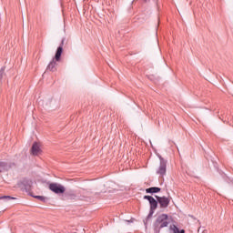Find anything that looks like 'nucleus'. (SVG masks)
Segmentation results:
<instances>
[{"instance_id":"nucleus-1","label":"nucleus","mask_w":233,"mask_h":233,"mask_svg":"<svg viewBox=\"0 0 233 233\" xmlns=\"http://www.w3.org/2000/svg\"><path fill=\"white\" fill-rule=\"evenodd\" d=\"M144 199H147L149 202L150 209L149 214L147 215V218H150L152 216H154V212H156V209L157 208L158 201L156 200L154 197L148 195L144 196Z\"/></svg>"},{"instance_id":"nucleus-2","label":"nucleus","mask_w":233,"mask_h":233,"mask_svg":"<svg viewBox=\"0 0 233 233\" xmlns=\"http://www.w3.org/2000/svg\"><path fill=\"white\" fill-rule=\"evenodd\" d=\"M157 157L159 158L160 164L157 170V174L163 177L167 174V160L161 157V155L157 154Z\"/></svg>"},{"instance_id":"nucleus-3","label":"nucleus","mask_w":233,"mask_h":233,"mask_svg":"<svg viewBox=\"0 0 233 233\" xmlns=\"http://www.w3.org/2000/svg\"><path fill=\"white\" fill-rule=\"evenodd\" d=\"M156 225H159V228H165L166 227H168V225H170V221H168V215H159L156 220Z\"/></svg>"},{"instance_id":"nucleus-4","label":"nucleus","mask_w":233,"mask_h":233,"mask_svg":"<svg viewBox=\"0 0 233 233\" xmlns=\"http://www.w3.org/2000/svg\"><path fill=\"white\" fill-rule=\"evenodd\" d=\"M49 190L55 194H65V186L58 183H51L49 185Z\"/></svg>"},{"instance_id":"nucleus-5","label":"nucleus","mask_w":233,"mask_h":233,"mask_svg":"<svg viewBox=\"0 0 233 233\" xmlns=\"http://www.w3.org/2000/svg\"><path fill=\"white\" fill-rule=\"evenodd\" d=\"M158 204L160 205V208H167L168 205H170V199L167 197H158L156 196Z\"/></svg>"},{"instance_id":"nucleus-6","label":"nucleus","mask_w":233,"mask_h":233,"mask_svg":"<svg viewBox=\"0 0 233 233\" xmlns=\"http://www.w3.org/2000/svg\"><path fill=\"white\" fill-rule=\"evenodd\" d=\"M41 144L35 142L31 147L32 156H39L41 154Z\"/></svg>"},{"instance_id":"nucleus-7","label":"nucleus","mask_w":233,"mask_h":233,"mask_svg":"<svg viewBox=\"0 0 233 233\" xmlns=\"http://www.w3.org/2000/svg\"><path fill=\"white\" fill-rule=\"evenodd\" d=\"M63 45H65V40H62L61 46H58L57 49H56L55 58H53L56 61H61V56L63 54Z\"/></svg>"},{"instance_id":"nucleus-8","label":"nucleus","mask_w":233,"mask_h":233,"mask_svg":"<svg viewBox=\"0 0 233 233\" xmlns=\"http://www.w3.org/2000/svg\"><path fill=\"white\" fill-rule=\"evenodd\" d=\"M56 66H57V62H56V60L53 58L52 61L48 64L46 70H49V72H56L57 70Z\"/></svg>"},{"instance_id":"nucleus-9","label":"nucleus","mask_w":233,"mask_h":233,"mask_svg":"<svg viewBox=\"0 0 233 233\" xmlns=\"http://www.w3.org/2000/svg\"><path fill=\"white\" fill-rule=\"evenodd\" d=\"M147 194H157V192H161V187H153L146 189Z\"/></svg>"},{"instance_id":"nucleus-10","label":"nucleus","mask_w":233,"mask_h":233,"mask_svg":"<svg viewBox=\"0 0 233 233\" xmlns=\"http://www.w3.org/2000/svg\"><path fill=\"white\" fill-rule=\"evenodd\" d=\"M169 230H172L173 233H185V229H178L177 226L174 224L170 226Z\"/></svg>"},{"instance_id":"nucleus-11","label":"nucleus","mask_w":233,"mask_h":233,"mask_svg":"<svg viewBox=\"0 0 233 233\" xmlns=\"http://www.w3.org/2000/svg\"><path fill=\"white\" fill-rule=\"evenodd\" d=\"M0 199H3L4 201H10L12 199H15V198L11 197V196H2V197H0Z\"/></svg>"},{"instance_id":"nucleus-12","label":"nucleus","mask_w":233,"mask_h":233,"mask_svg":"<svg viewBox=\"0 0 233 233\" xmlns=\"http://www.w3.org/2000/svg\"><path fill=\"white\" fill-rule=\"evenodd\" d=\"M6 168H7L6 163L0 162V172H5V170H6Z\"/></svg>"},{"instance_id":"nucleus-13","label":"nucleus","mask_w":233,"mask_h":233,"mask_svg":"<svg viewBox=\"0 0 233 233\" xmlns=\"http://www.w3.org/2000/svg\"><path fill=\"white\" fill-rule=\"evenodd\" d=\"M36 199H39L40 201H43L45 203V201H46V198L43 196H35V197Z\"/></svg>"},{"instance_id":"nucleus-14","label":"nucleus","mask_w":233,"mask_h":233,"mask_svg":"<svg viewBox=\"0 0 233 233\" xmlns=\"http://www.w3.org/2000/svg\"><path fill=\"white\" fill-rule=\"evenodd\" d=\"M5 67L0 69V79H3V75L5 74Z\"/></svg>"},{"instance_id":"nucleus-15","label":"nucleus","mask_w":233,"mask_h":233,"mask_svg":"<svg viewBox=\"0 0 233 233\" xmlns=\"http://www.w3.org/2000/svg\"><path fill=\"white\" fill-rule=\"evenodd\" d=\"M5 67L0 69V79H3V75L5 74Z\"/></svg>"},{"instance_id":"nucleus-16","label":"nucleus","mask_w":233,"mask_h":233,"mask_svg":"<svg viewBox=\"0 0 233 233\" xmlns=\"http://www.w3.org/2000/svg\"><path fill=\"white\" fill-rule=\"evenodd\" d=\"M157 233H159V231H158V232H157Z\"/></svg>"}]
</instances>
